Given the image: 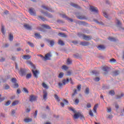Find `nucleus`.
Returning a JSON list of instances; mask_svg holds the SVG:
<instances>
[{"mask_svg":"<svg viewBox=\"0 0 124 124\" xmlns=\"http://www.w3.org/2000/svg\"><path fill=\"white\" fill-rule=\"evenodd\" d=\"M51 57H52V55L51 54V53H48L46 54L45 55V57H44V58H45L46 60H50V58H51Z\"/></svg>","mask_w":124,"mask_h":124,"instance_id":"nucleus-9","label":"nucleus"},{"mask_svg":"<svg viewBox=\"0 0 124 124\" xmlns=\"http://www.w3.org/2000/svg\"><path fill=\"white\" fill-rule=\"evenodd\" d=\"M64 75V73H63V72H61L58 76V78H62Z\"/></svg>","mask_w":124,"mask_h":124,"instance_id":"nucleus-32","label":"nucleus"},{"mask_svg":"<svg viewBox=\"0 0 124 124\" xmlns=\"http://www.w3.org/2000/svg\"><path fill=\"white\" fill-rule=\"evenodd\" d=\"M68 82H69V79L67 78L66 80L63 79L62 81V84H63V86H64L65 84H66V83H68Z\"/></svg>","mask_w":124,"mask_h":124,"instance_id":"nucleus-22","label":"nucleus"},{"mask_svg":"<svg viewBox=\"0 0 124 124\" xmlns=\"http://www.w3.org/2000/svg\"><path fill=\"white\" fill-rule=\"evenodd\" d=\"M13 38H14L13 35H12V34H10L9 40H10V41H12V40H13Z\"/></svg>","mask_w":124,"mask_h":124,"instance_id":"nucleus-34","label":"nucleus"},{"mask_svg":"<svg viewBox=\"0 0 124 124\" xmlns=\"http://www.w3.org/2000/svg\"><path fill=\"white\" fill-rule=\"evenodd\" d=\"M42 7L43 8H44V9H46V10H48V11H49L50 12H54V11L53 10H52V9L50 8H48L47 7H46L45 5H43L42 6Z\"/></svg>","mask_w":124,"mask_h":124,"instance_id":"nucleus-11","label":"nucleus"},{"mask_svg":"<svg viewBox=\"0 0 124 124\" xmlns=\"http://www.w3.org/2000/svg\"><path fill=\"white\" fill-rule=\"evenodd\" d=\"M62 69L63 70H67V69H68V67H67L66 65H63L62 66Z\"/></svg>","mask_w":124,"mask_h":124,"instance_id":"nucleus-42","label":"nucleus"},{"mask_svg":"<svg viewBox=\"0 0 124 124\" xmlns=\"http://www.w3.org/2000/svg\"><path fill=\"white\" fill-rule=\"evenodd\" d=\"M78 19H80V20H84V19H85L86 18L84 16H78Z\"/></svg>","mask_w":124,"mask_h":124,"instance_id":"nucleus-37","label":"nucleus"},{"mask_svg":"<svg viewBox=\"0 0 124 124\" xmlns=\"http://www.w3.org/2000/svg\"><path fill=\"white\" fill-rule=\"evenodd\" d=\"M29 12L31 15H32L33 16H36V12H35V10H34V9L32 8H30L29 9Z\"/></svg>","mask_w":124,"mask_h":124,"instance_id":"nucleus-4","label":"nucleus"},{"mask_svg":"<svg viewBox=\"0 0 124 124\" xmlns=\"http://www.w3.org/2000/svg\"><path fill=\"white\" fill-rule=\"evenodd\" d=\"M11 103V101H8L5 104V106H9V105H10Z\"/></svg>","mask_w":124,"mask_h":124,"instance_id":"nucleus-46","label":"nucleus"},{"mask_svg":"<svg viewBox=\"0 0 124 124\" xmlns=\"http://www.w3.org/2000/svg\"><path fill=\"white\" fill-rule=\"evenodd\" d=\"M43 27L46 29H47V30H50V29H51V27H50L48 25H43Z\"/></svg>","mask_w":124,"mask_h":124,"instance_id":"nucleus-39","label":"nucleus"},{"mask_svg":"<svg viewBox=\"0 0 124 124\" xmlns=\"http://www.w3.org/2000/svg\"><path fill=\"white\" fill-rule=\"evenodd\" d=\"M75 104L78 105L79 104V99H77L75 101Z\"/></svg>","mask_w":124,"mask_h":124,"instance_id":"nucleus-60","label":"nucleus"},{"mask_svg":"<svg viewBox=\"0 0 124 124\" xmlns=\"http://www.w3.org/2000/svg\"><path fill=\"white\" fill-rule=\"evenodd\" d=\"M89 44L88 42H81L80 43V45H82V46H89Z\"/></svg>","mask_w":124,"mask_h":124,"instance_id":"nucleus-12","label":"nucleus"},{"mask_svg":"<svg viewBox=\"0 0 124 124\" xmlns=\"http://www.w3.org/2000/svg\"><path fill=\"white\" fill-rule=\"evenodd\" d=\"M92 73L95 74V75H97V74H98V72L96 71H92Z\"/></svg>","mask_w":124,"mask_h":124,"instance_id":"nucleus-58","label":"nucleus"},{"mask_svg":"<svg viewBox=\"0 0 124 124\" xmlns=\"http://www.w3.org/2000/svg\"><path fill=\"white\" fill-rule=\"evenodd\" d=\"M28 44L30 46V47H34V45L32 43H31L30 42H28Z\"/></svg>","mask_w":124,"mask_h":124,"instance_id":"nucleus-44","label":"nucleus"},{"mask_svg":"<svg viewBox=\"0 0 124 124\" xmlns=\"http://www.w3.org/2000/svg\"><path fill=\"white\" fill-rule=\"evenodd\" d=\"M69 110H70L71 111H72V112H73V113H77V111L74 109V108H72V107H70L69 108Z\"/></svg>","mask_w":124,"mask_h":124,"instance_id":"nucleus-33","label":"nucleus"},{"mask_svg":"<svg viewBox=\"0 0 124 124\" xmlns=\"http://www.w3.org/2000/svg\"><path fill=\"white\" fill-rule=\"evenodd\" d=\"M42 87L44 88V89H49V87H48V85L46 84L45 82H43L42 84Z\"/></svg>","mask_w":124,"mask_h":124,"instance_id":"nucleus-25","label":"nucleus"},{"mask_svg":"<svg viewBox=\"0 0 124 124\" xmlns=\"http://www.w3.org/2000/svg\"><path fill=\"white\" fill-rule=\"evenodd\" d=\"M23 91H24V93H29V91H28V89H27V88H24Z\"/></svg>","mask_w":124,"mask_h":124,"instance_id":"nucleus-54","label":"nucleus"},{"mask_svg":"<svg viewBox=\"0 0 124 124\" xmlns=\"http://www.w3.org/2000/svg\"><path fill=\"white\" fill-rule=\"evenodd\" d=\"M58 35L61 37H67V36L64 33L59 32Z\"/></svg>","mask_w":124,"mask_h":124,"instance_id":"nucleus-19","label":"nucleus"},{"mask_svg":"<svg viewBox=\"0 0 124 124\" xmlns=\"http://www.w3.org/2000/svg\"><path fill=\"white\" fill-rule=\"evenodd\" d=\"M89 115L91 116V117H93V113L92 110L89 111Z\"/></svg>","mask_w":124,"mask_h":124,"instance_id":"nucleus-52","label":"nucleus"},{"mask_svg":"<svg viewBox=\"0 0 124 124\" xmlns=\"http://www.w3.org/2000/svg\"><path fill=\"white\" fill-rule=\"evenodd\" d=\"M77 90L78 91V92H80L81 91V85H79L77 86Z\"/></svg>","mask_w":124,"mask_h":124,"instance_id":"nucleus-56","label":"nucleus"},{"mask_svg":"<svg viewBox=\"0 0 124 124\" xmlns=\"http://www.w3.org/2000/svg\"><path fill=\"white\" fill-rule=\"evenodd\" d=\"M18 73L20 76H26L27 75V70L24 68H20L18 71Z\"/></svg>","mask_w":124,"mask_h":124,"instance_id":"nucleus-1","label":"nucleus"},{"mask_svg":"<svg viewBox=\"0 0 124 124\" xmlns=\"http://www.w3.org/2000/svg\"><path fill=\"white\" fill-rule=\"evenodd\" d=\"M74 119H78L79 118H80V119H84V115L80 113H77L74 114Z\"/></svg>","mask_w":124,"mask_h":124,"instance_id":"nucleus-2","label":"nucleus"},{"mask_svg":"<svg viewBox=\"0 0 124 124\" xmlns=\"http://www.w3.org/2000/svg\"><path fill=\"white\" fill-rule=\"evenodd\" d=\"M58 44H59V45H61V46H64L65 45V44L63 43V41H62V40H59Z\"/></svg>","mask_w":124,"mask_h":124,"instance_id":"nucleus-23","label":"nucleus"},{"mask_svg":"<svg viewBox=\"0 0 124 124\" xmlns=\"http://www.w3.org/2000/svg\"><path fill=\"white\" fill-rule=\"evenodd\" d=\"M54 98L56 99V100H57V101L59 102L60 98L59 97V96H58V95H57L56 94L54 95Z\"/></svg>","mask_w":124,"mask_h":124,"instance_id":"nucleus-31","label":"nucleus"},{"mask_svg":"<svg viewBox=\"0 0 124 124\" xmlns=\"http://www.w3.org/2000/svg\"><path fill=\"white\" fill-rule=\"evenodd\" d=\"M97 107H98V104H97L94 105V108H93V110L94 113H96V110H97Z\"/></svg>","mask_w":124,"mask_h":124,"instance_id":"nucleus-24","label":"nucleus"},{"mask_svg":"<svg viewBox=\"0 0 124 124\" xmlns=\"http://www.w3.org/2000/svg\"><path fill=\"white\" fill-rule=\"evenodd\" d=\"M109 68L108 66H103L102 70L104 71H105V72H107V73H104V75H106V74H107L108 72H109Z\"/></svg>","mask_w":124,"mask_h":124,"instance_id":"nucleus-5","label":"nucleus"},{"mask_svg":"<svg viewBox=\"0 0 124 124\" xmlns=\"http://www.w3.org/2000/svg\"><path fill=\"white\" fill-rule=\"evenodd\" d=\"M49 42L50 43V45L51 47H53V46L55 45V41L53 40H50L49 41Z\"/></svg>","mask_w":124,"mask_h":124,"instance_id":"nucleus-35","label":"nucleus"},{"mask_svg":"<svg viewBox=\"0 0 124 124\" xmlns=\"http://www.w3.org/2000/svg\"><path fill=\"white\" fill-rule=\"evenodd\" d=\"M103 15L104 16L106 17V18H108V16L107 15V13H103Z\"/></svg>","mask_w":124,"mask_h":124,"instance_id":"nucleus-64","label":"nucleus"},{"mask_svg":"<svg viewBox=\"0 0 124 124\" xmlns=\"http://www.w3.org/2000/svg\"><path fill=\"white\" fill-rule=\"evenodd\" d=\"M120 74V72L118 70L114 71L112 72V75L113 76H118Z\"/></svg>","mask_w":124,"mask_h":124,"instance_id":"nucleus-15","label":"nucleus"},{"mask_svg":"<svg viewBox=\"0 0 124 124\" xmlns=\"http://www.w3.org/2000/svg\"><path fill=\"white\" fill-rule=\"evenodd\" d=\"M108 40H109L110 41H112L113 42H115L116 41H117V39L115 38H114L113 37H109V38H108Z\"/></svg>","mask_w":124,"mask_h":124,"instance_id":"nucleus-18","label":"nucleus"},{"mask_svg":"<svg viewBox=\"0 0 124 124\" xmlns=\"http://www.w3.org/2000/svg\"><path fill=\"white\" fill-rule=\"evenodd\" d=\"M29 63L30 64V65H31L32 70H35V69H36V67L35 66H34V65H33V64H32L31 62H29Z\"/></svg>","mask_w":124,"mask_h":124,"instance_id":"nucleus-21","label":"nucleus"},{"mask_svg":"<svg viewBox=\"0 0 124 124\" xmlns=\"http://www.w3.org/2000/svg\"><path fill=\"white\" fill-rule=\"evenodd\" d=\"M61 17H62V18H66V19H67L68 21H70V22H73V19H72V18H68L67 16H65V15H61Z\"/></svg>","mask_w":124,"mask_h":124,"instance_id":"nucleus-10","label":"nucleus"},{"mask_svg":"<svg viewBox=\"0 0 124 124\" xmlns=\"http://www.w3.org/2000/svg\"><path fill=\"white\" fill-rule=\"evenodd\" d=\"M90 10L92 12H94L95 13H97L98 12V9L96 7L91 6Z\"/></svg>","mask_w":124,"mask_h":124,"instance_id":"nucleus-3","label":"nucleus"},{"mask_svg":"<svg viewBox=\"0 0 124 124\" xmlns=\"http://www.w3.org/2000/svg\"><path fill=\"white\" fill-rule=\"evenodd\" d=\"M1 31L3 34H5V31L4 30V26H1Z\"/></svg>","mask_w":124,"mask_h":124,"instance_id":"nucleus-29","label":"nucleus"},{"mask_svg":"<svg viewBox=\"0 0 124 124\" xmlns=\"http://www.w3.org/2000/svg\"><path fill=\"white\" fill-rule=\"evenodd\" d=\"M72 63V61L70 60V59H68L67 60V64H71Z\"/></svg>","mask_w":124,"mask_h":124,"instance_id":"nucleus-40","label":"nucleus"},{"mask_svg":"<svg viewBox=\"0 0 124 124\" xmlns=\"http://www.w3.org/2000/svg\"><path fill=\"white\" fill-rule=\"evenodd\" d=\"M63 103H64V104H66V105H67V104H68V101H67V100L64 99L63 100Z\"/></svg>","mask_w":124,"mask_h":124,"instance_id":"nucleus-55","label":"nucleus"},{"mask_svg":"<svg viewBox=\"0 0 124 124\" xmlns=\"http://www.w3.org/2000/svg\"><path fill=\"white\" fill-rule=\"evenodd\" d=\"M19 104V101H15L13 102L12 106H15V105H17Z\"/></svg>","mask_w":124,"mask_h":124,"instance_id":"nucleus-30","label":"nucleus"},{"mask_svg":"<svg viewBox=\"0 0 124 124\" xmlns=\"http://www.w3.org/2000/svg\"><path fill=\"white\" fill-rule=\"evenodd\" d=\"M31 58V55H24L22 56V59L23 60H30Z\"/></svg>","mask_w":124,"mask_h":124,"instance_id":"nucleus-14","label":"nucleus"},{"mask_svg":"<svg viewBox=\"0 0 124 124\" xmlns=\"http://www.w3.org/2000/svg\"><path fill=\"white\" fill-rule=\"evenodd\" d=\"M19 87V84H18V83H15V84L13 85V88H14L15 89H16L17 88H18Z\"/></svg>","mask_w":124,"mask_h":124,"instance_id":"nucleus-43","label":"nucleus"},{"mask_svg":"<svg viewBox=\"0 0 124 124\" xmlns=\"http://www.w3.org/2000/svg\"><path fill=\"white\" fill-rule=\"evenodd\" d=\"M30 78H31V74H28L26 75V79H30Z\"/></svg>","mask_w":124,"mask_h":124,"instance_id":"nucleus-41","label":"nucleus"},{"mask_svg":"<svg viewBox=\"0 0 124 124\" xmlns=\"http://www.w3.org/2000/svg\"><path fill=\"white\" fill-rule=\"evenodd\" d=\"M82 36L83 39H84V40L89 41V40H91V39H92V37H91V36L82 34Z\"/></svg>","mask_w":124,"mask_h":124,"instance_id":"nucleus-7","label":"nucleus"},{"mask_svg":"<svg viewBox=\"0 0 124 124\" xmlns=\"http://www.w3.org/2000/svg\"><path fill=\"white\" fill-rule=\"evenodd\" d=\"M38 20H42V21H45V18L44 17H42L41 16H38Z\"/></svg>","mask_w":124,"mask_h":124,"instance_id":"nucleus-36","label":"nucleus"},{"mask_svg":"<svg viewBox=\"0 0 124 124\" xmlns=\"http://www.w3.org/2000/svg\"><path fill=\"white\" fill-rule=\"evenodd\" d=\"M36 98H37L36 96L33 95H32L30 96L29 100L30 101H31V102H33V101H35V100H36Z\"/></svg>","mask_w":124,"mask_h":124,"instance_id":"nucleus-8","label":"nucleus"},{"mask_svg":"<svg viewBox=\"0 0 124 124\" xmlns=\"http://www.w3.org/2000/svg\"><path fill=\"white\" fill-rule=\"evenodd\" d=\"M24 27L26 30H31V27L29 24H25L24 25Z\"/></svg>","mask_w":124,"mask_h":124,"instance_id":"nucleus-20","label":"nucleus"},{"mask_svg":"<svg viewBox=\"0 0 124 124\" xmlns=\"http://www.w3.org/2000/svg\"><path fill=\"white\" fill-rule=\"evenodd\" d=\"M112 111V109L110 108H107V112L108 113H110Z\"/></svg>","mask_w":124,"mask_h":124,"instance_id":"nucleus-62","label":"nucleus"},{"mask_svg":"<svg viewBox=\"0 0 124 124\" xmlns=\"http://www.w3.org/2000/svg\"><path fill=\"white\" fill-rule=\"evenodd\" d=\"M33 73V75L35 78H38V74H39V71L38 70H31Z\"/></svg>","mask_w":124,"mask_h":124,"instance_id":"nucleus-6","label":"nucleus"},{"mask_svg":"<svg viewBox=\"0 0 124 124\" xmlns=\"http://www.w3.org/2000/svg\"><path fill=\"white\" fill-rule=\"evenodd\" d=\"M4 88L5 90H8L10 88V87L8 84H6L4 85Z\"/></svg>","mask_w":124,"mask_h":124,"instance_id":"nucleus-47","label":"nucleus"},{"mask_svg":"<svg viewBox=\"0 0 124 124\" xmlns=\"http://www.w3.org/2000/svg\"><path fill=\"white\" fill-rule=\"evenodd\" d=\"M116 21L117 26H121V25H122V23H121V21H120V20L117 19Z\"/></svg>","mask_w":124,"mask_h":124,"instance_id":"nucleus-51","label":"nucleus"},{"mask_svg":"<svg viewBox=\"0 0 124 124\" xmlns=\"http://www.w3.org/2000/svg\"><path fill=\"white\" fill-rule=\"evenodd\" d=\"M84 93H85V94H89V93H90V88H89L88 87H87Z\"/></svg>","mask_w":124,"mask_h":124,"instance_id":"nucleus-27","label":"nucleus"},{"mask_svg":"<svg viewBox=\"0 0 124 124\" xmlns=\"http://www.w3.org/2000/svg\"><path fill=\"white\" fill-rule=\"evenodd\" d=\"M109 94H110V95H115V91H114V90H111V91H109Z\"/></svg>","mask_w":124,"mask_h":124,"instance_id":"nucleus-38","label":"nucleus"},{"mask_svg":"<svg viewBox=\"0 0 124 124\" xmlns=\"http://www.w3.org/2000/svg\"><path fill=\"white\" fill-rule=\"evenodd\" d=\"M109 62H116V59H114V58H112V59H110V60H109Z\"/></svg>","mask_w":124,"mask_h":124,"instance_id":"nucleus-50","label":"nucleus"},{"mask_svg":"<svg viewBox=\"0 0 124 124\" xmlns=\"http://www.w3.org/2000/svg\"><path fill=\"white\" fill-rule=\"evenodd\" d=\"M12 83H16L17 82V79L16 78H12L11 80Z\"/></svg>","mask_w":124,"mask_h":124,"instance_id":"nucleus-49","label":"nucleus"},{"mask_svg":"<svg viewBox=\"0 0 124 124\" xmlns=\"http://www.w3.org/2000/svg\"><path fill=\"white\" fill-rule=\"evenodd\" d=\"M76 94H77V90L75 89L74 91V93H73L72 96H74Z\"/></svg>","mask_w":124,"mask_h":124,"instance_id":"nucleus-61","label":"nucleus"},{"mask_svg":"<svg viewBox=\"0 0 124 124\" xmlns=\"http://www.w3.org/2000/svg\"><path fill=\"white\" fill-rule=\"evenodd\" d=\"M87 108H91L92 107V105L90 103H88L87 105Z\"/></svg>","mask_w":124,"mask_h":124,"instance_id":"nucleus-63","label":"nucleus"},{"mask_svg":"<svg viewBox=\"0 0 124 124\" xmlns=\"http://www.w3.org/2000/svg\"><path fill=\"white\" fill-rule=\"evenodd\" d=\"M70 5H71V6H73V7H75V8H78V9L81 8L80 6H78V5L74 3H71Z\"/></svg>","mask_w":124,"mask_h":124,"instance_id":"nucleus-16","label":"nucleus"},{"mask_svg":"<svg viewBox=\"0 0 124 124\" xmlns=\"http://www.w3.org/2000/svg\"><path fill=\"white\" fill-rule=\"evenodd\" d=\"M32 121V120L31 119H30V118H26L24 119V122L25 123H30Z\"/></svg>","mask_w":124,"mask_h":124,"instance_id":"nucleus-28","label":"nucleus"},{"mask_svg":"<svg viewBox=\"0 0 124 124\" xmlns=\"http://www.w3.org/2000/svg\"><path fill=\"white\" fill-rule=\"evenodd\" d=\"M94 81H95V82H98V81H99L100 80V78L98 77H97L96 78H95L94 79Z\"/></svg>","mask_w":124,"mask_h":124,"instance_id":"nucleus-57","label":"nucleus"},{"mask_svg":"<svg viewBox=\"0 0 124 124\" xmlns=\"http://www.w3.org/2000/svg\"><path fill=\"white\" fill-rule=\"evenodd\" d=\"M1 97V94H0V102H2V101H3V100H4V97L0 98Z\"/></svg>","mask_w":124,"mask_h":124,"instance_id":"nucleus-59","label":"nucleus"},{"mask_svg":"<svg viewBox=\"0 0 124 124\" xmlns=\"http://www.w3.org/2000/svg\"><path fill=\"white\" fill-rule=\"evenodd\" d=\"M16 113V110H15V109H12V111L11 112V114L12 116H14V115H15Z\"/></svg>","mask_w":124,"mask_h":124,"instance_id":"nucleus-45","label":"nucleus"},{"mask_svg":"<svg viewBox=\"0 0 124 124\" xmlns=\"http://www.w3.org/2000/svg\"><path fill=\"white\" fill-rule=\"evenodd\" d=\"M34 35L35 38H38V39L41 38V35H40V34L39 33H35Z\"/></svg>","mask_w":124,"mask_h":124,"instance_id":"nucleus-26","label":"nucleus"},{"mask_svg":"<svg viewBox=\"0 0 124 124\" xmlns=\"http://www.w3.org/2000/svg\"><path fill=\"white\" fill-rule=\"evenodd\" d=\"M124 93H122L121 96H120V95L116 96V98H117V99H119L123 97V96H124Z\"/></svg>","mask_w":124,"mask_h":124,"instance_id":"nucleus-48","label":"nucleus"},{"mask_svg":"<svg viewBox=\"0 0 124 124\" xmlns=\"http://www.w3.org/2000/svg\"><path fill=\"white\" fill-rule=\"evenodd\" d=\"M47 95H48L47 91H44L43 99H44V100H46L47 99Z\"/></svg>","mask_w":124,"mask_h":124,"instance_id":"nucleus-13","label":"nucleus"},{"mask_svg":"<svg viewBox=\"0 0 124 124\" xmlns=\"http://www.w3.org/2000/svg\"><path fill=\"white\" fill-rule=\"evenodd\" d=\"M97 48L99 50L102 51V50H105V46H104L103 45H100L97 46Z\"/></svg>","mask_w":124,"mask_h":124,"instance_id":"nucleus-17","label":"nucleus"},{"mask_svg":"<svg viewBox=\"0 0 124 124\" xmlns=\"http://www.w3.org/2000/svg\"><path fill=\"white\" fill-rule=\"evenodd\" d=\"M72 74V72L71 71H68L67 72V76H70V75H71V74Z\"/></svg>","mask_w":124,"mask_h":124,"instance_id":"nucleus-53","label":"nucleus"}]
</instances>
